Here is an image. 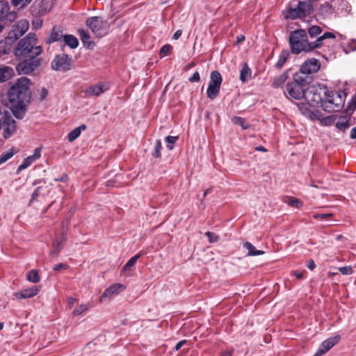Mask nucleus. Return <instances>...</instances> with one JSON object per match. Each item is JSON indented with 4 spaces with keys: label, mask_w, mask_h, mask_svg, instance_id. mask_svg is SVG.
<instances>
[{
    "label": "nucleus",
    "mask_w": 356,
    "mask_h": 356,
    "mask_svg": "<svg viewBox=\"0 0 356 356\" xmlns=\"http://www.w3.org/2000/svg\"><path fill=\"white\" fill-rule=\"evenodd\" d=\"M335 35L331 32H325L318 36L314 41L309 40L306 31L298 29L291 31L289 35V44L291 52L299 54L301 52H310L323 46V40L328 38H334Z\"/></svg>",
    "instance_id": "f257e3e1"
},
{
    "label": "nucleus",
    "mask_w": 356,
    "mask_h": 356,
    "mask_svg": "<svg viewBox=\"0 0 356 356\" xmlns=\"http://www.w3.org/2000/svg\"><path fill=\"white\" fill-rule=\"evenodd\" d=\"M29 83L28 78L21 77L8 91L10 102L13 104V115L18 119L24 117L26 104L30 101Z\"/></svg>",
    "instance_id": "f03ea898"
},
{
    "label": "nucleus",
    "mask_w": 356,
    "mask_h": 356,
    "mask_svg": "<svg viewBox=\"0 0 356 356\" xmlns=\"http://www.w3.org/2000/svg\"><path fill=\"white\" fill-rule=\"evenodd\" d=\"M42 52V48L38 45V37L34 33H29L21 39L14 53L18 59L35 58Z\"/></svg>",
    "instance_id": "7ed1b4c3"
},
{
    "label": "nucleus",
    "mask_w": 356,
    "mask_h": 356,
    "mask_svg": "<svg viewBox=\"0 0 356 356\" xmlns=\"http://www.w3.org/2000/svg\"><path fill=\"white\" fill-rule=\"evenodd\" d=\"M323 101L322 109L327 113L340 111L344 106L347 94L344 91L329 90L326 86H323Z\"/></svg>",
    "instance_id": "20e7f679"
},
{
    "label": "nucleus",
    "mask_w": 356,
    "mask_h": 356,
    "mask_svg": "<svg viewBox=\"0 0 356 356\" xmlns=\"http://www.w3.org/2000/svg\"><path fill=\"white\" fill-rule=\"evenodd\" d=\"M312 10L313 5L311 2L299 1L294 6L290 3L287 8L282 11V14L286 19L294 20L310 15Z\"/></svg>",
    "instance_id": "39448f33"
},
{
    "label": "nucleus",
    "mask_w": 356,
    "mask_h": 356,
    "mask_svg": "<svg viewBox=\"0 0 356 356\" xmlns=\"http://www.w3.org/2000/svg\"><path fill=\"white\" fill-rule=\"evenodd\" d=\"M86 24L92 32L98 38L105 36L109 31V24L102 17L95 16L87 19Z\"/></svg>",
    "instance_id": "423d86ee"
},
{
    "label": "nucleus",
    "mask_w": 356,
    "mask_h": 356,
    "mask_svg": "<svg viewBox=\"0 0 356 356\" xmlns=\"http://www.w3.org/2000/svg\"><path fill=\"white\" fill-rule=\"evenodd\" d=\"M222 81V76L218 71L211 72L207 91L208 98L213 99L218 96L220 92Z\"/></svg>",
    "instance_id": "0eeeda50"
},
{
    "label": "nucleus",
    "mask_w": 356,
    "mask_h": 356,
    "mask_svg": "<svg viewBox=\"0 0 356 356\" xmlns=\"http://www.w3.org/2000/svg\"><path fill=\"white\" fill-rule=\"evenodd\" d=\"M0 127L2 136L5 139L10 138L17 131L16 121L7 112L4 113V117L2 120H0Z\"/></svg>",
    "instance_id": "6e6552de"
},
{
    "label": "nucleus",
    "mask_w": 356,
    "mask_h": 356,
    "mask_svg": "<svg viewBox=\"0 0 356 356\" xmlns=\"http://www.w3.org/2000/svg\"><path fill=\"white\" fill-rule=\"evenodd\" d=\"M319 88L316 86H312L307 88L304 98L307 100V103L312 107L322 108V103L323 101V96L321 95Z\"/></svg>",
    "instance_id": "1a4fd4ad"
},
{
    "label": "nucleus",
    "mask_w": 356,
    "mask_h": 356,
    "mask_svg": "<svg viewBox=\"0 0 356 356\" xmlns=\"http://www.w3.org/2000/svg\"><path fill=\"white\" fill-rule=\"evenodd\" d=\"M19 60L21 62L17 65L16 69L20 74H29L40 65V60L38 58Z\"/></svg>",
    "instance_id": "9d476101"
},
{
    "label": "nucleus",
    "mask_w": 356,
    "mask_h": 356,
    "mask_svg": "<svg viewBox=\"0 0 356 356\" xmlns=\"http://www.w3.org/2000/svg\"><path fill=\"white\" fill-rule=\"evenodd\" d=\"M29 28V22L27 19H21L13 25L8 36L15 42L28 31Z\"/></svg>",
    "instance_id": "9b49d317"
},
{
    "label": "nucleus",
    "mask_w": 356,
    "mask_h": 356,
    "mask_svg": "<svg viewBox=\"0 0 356 356\" xmlns=\"http://www.w3.org/2000/svg\"><path fill=\"white\" fill-rule=\"evenodd\" d=\"M71 58L65 54L57 55L51 62V67L56 71H67L71 68Z\"/></svg>",
    "instance_id": "f8f14e48"
},
{
    "label": "nucleus",
    "mask_w": 356,
    "mask_h": 356,
    "mask_svg": "<svg viewBox=\"0 0 356 356\" xmlns=\"http://www.w3.org/2000/svg\"><path fill=\"white\" fill-rule=\"evenodd\" d=\"M306 91L304 86L294 81L288 83L286 85V95L295 99L304 98Z\"/></svg>",
    "instance_id": "ddd939ff"
},
{
    "label": "nucleus",
    "mask_w": 356,
    "mask_h": 356,
    "mask_svg": "<svg viewBox=\"0 0 356 356\" xmlns=\"http://www.w3.org/2000/svg\"><path fill=\"white\" fill-rule=\"evenodd\" d=\"M109 89V83L99 82L97 84L92 85L83 90L86 97L99 96L101 94Z\"/></svg>",
    "instance_id": "4468645a"
},
{
    "label": "nucleus",
    "mask_w": 356,
    "mask_h": 356,
    "mask_svg": "<svg viewBox=\"0 0 356 356\" xmlns=\"http://www.w3.org/2000/svg\"><path fill=\"white\" fill-rule=\"evenodd\" d=\"M339 336L337 335L324 340L318 346L314 356H322L330 350L339 341Z\"/></svg>",
    "instance_id": "2eb2a0df"
},
{
    "label": "nucleus",
    "mask_w": 356,
    "mask_h": 356,
    "mask_svg": "<svg viewBox=\"0 0 356 356\" xmlns=\"http://www.w3.org/2000/svg\"><path fill=\"white\" fill-rule=\"evenodd\" d=\"M321 67L320 62L316 58H311L305 60L300 66V70L305 74L312 76V74L316 72Z\"/></svg>",
    "instance_id": "dca6fc26"
},
{
    "label": "nucleus",
    "mask_w": 356,
    "mask_h": 356,
    "mask_svg": "<svg viewBox=\"0 0 356 356\" xmlns=\"http://www.w3.org/2000/svg\"><path fill=\"white\" fill-rule=\"evenodd\" d=\"M31 14L33 17H40L48 12L45 0H36L31 6Z\"/></svg>",
    "instance_id": "f3484780"
},
{
    "label": "nucleus",
    "mask_w": 356,
    "mask_h": 356,
    "mask_svg": "<svg viewBox=\"0 0 356 356\" xmlns=\"http://www.w3.org/2000/svg\"><path fill=\"white\" fill-rule=\"evenodd\" d=\"M66 241L65 234L62 233L57 236L52 243V247L50 250V254L52 257H56L63 249L64 243Z\"/></svg>",
    "instance_id": "a211bd4d"
},
{
    "label": "nucleus",
    "mask_w": 356,
    "mask_h": 356,
    "mask_svg": "<svg viewBox=\"0 0 356 356\" xmlns=\"http://www.w3.org/2000/svg\"><path fill=\"white\" fill-rule=\"evenodd\" d=\"M124 289L125 286L124 284L120 283L113 284L104 291L102 296H101V301H102L103 299L106 298H113V296L118 295Z\"/></svg>",
    "instance_id": "6ab92c4d"
},
{
    "label": "nucleus",
    "mask_w": 356,
    "mask_h": 356,
    "mask_svg": "<svg viewBox=\"0 0 356 356\" xmlns=\"http://www.w3.org/2000/svg\"><path fill=\"white\" fill-rule=\"evenodd\" d=\"M293 81L304 87L309 85L312 81V76L305 74L301 70L296 72L293 76Z\"/></svg>",
    "instance_id": "aec40b11"
},
{
    "label": "nucleus",
    "mask_w": 356,
    "mask_h": 356,
    "mask_svg": "<svg viewBox=\"0 0 356 356\" xmlns=\"http://www.w3.org/2000/svg\"><path fill=\"white\" fill-rule=\"evenodd\" d=\"M40 291L38 286H33L29 289H24L19 292H15L14 296L17 299H26L34 297Z\"/></svg>",
    "instance_id": "412c9836"
},
{
    "label": "nucleus",
    "mask_w": 356,
    "mask_h": 356,
    "mask_svg": "<svg viewBox=\"0 0 356 356\" xmlns=\"http://www.w3.org/2000/svg\"><path fill=\"white\" fill-rule=\"evenodd\" d=\"M63 31L57 29L56 26L53 27L49 36L46 40V43L51 44L55 42L60 41L64 38Z\"/></svg>",
    "instance_id": "4be33fe9"
},
{
    "label": "nucleus",
    "mask_w": 356,
    "mask_h": 356,
    "mask_svg": "<svg viewBox=\"0 0 356 356\" xmlns=\"http://www.w3.org/2000/svg\"><path fill=\"white\" fill-rule=\"evenodd\" d=\"M15 41H13L8 36L5 38L4 40H0V56L8 54L13 50V44Z\"/></svg>",
    "instance_id": "5701e85b"
},
{
    "label": "nucleus",
    "mask_w": 356,
    "mask_h": 356,
    "mask_svg": "<svg viewBox=\"0 0 356 356\" xmlns=\"http://www.w3.org/2000/svg\"><path fill=\"white\" fill-rule=\"evenodd\" d=\"M14 75V70L8 66L0 67V82L8 81Z\"/></svg>",
    "instance_id": "b1692460"
},
{
    "label": "nucleus",
    "mask_w": 356,
    "mask_h": 356,
    "mask_svg": "<svg viewBox=\"0 0 356 356\" xmlns=\"http://www.w3.org/2000/svg\"><path fill=\"white\" fill-rule=\"evenodd\" d=\"M79 34L84 46H86L88 49H92L95 47V42L90 40V35L86 31L83 29L79 30Z\"/></svg>",
    "instance_id": "393cba45"
},
{
    "label": "nucleus",
    "mask_w": 356,
    "mask_h": 356,
    "mask_svg": "<svg viewBox=\"0 0 356 356\" xmlns=\"http://www.w3.org/2000/svg\"><path fill=\"white\" fill-rule=\"evenodd\" d=\"M350 117L348 115L340 116L337 122L336 127L340 131H345L350 127Z\"/></svg>",
    "instance_id": "a878e982"
},
{
    "label": "nucleus",
    "mask_w": 356,
    "mask_h": 356,
    "mask_svg": "<svg viewBox=\"0 0 356 356\" xmlns=\"http://www.w3.org/2000/svg\"><path fill=\"white\" fill-rule=\"evenodd\" d=\"M289 70H286L281 74L275 76L273 79L272 86L275 88L282 87L286 79L289 78Z\"/></svg>",
    "instance_id": "bb28decb"
},
{
    "label": "nucleus",
    "mask_w": 356,
    "mask_h": 356,
    "mask_svg": "<svg viewBox=\"0 0 356 356\" xmlns=\"http://www.w3.org/2000/svg\"><path fill=\"white\" fill-rule=\"evenodd\" d=\"M333 13L334 8L332 6L327 2L322 4L318 10V15L322 16L323 18L329 17L333 14Z\"/></svg>",
    "instance_id": "cd10ccee"
},
{
    "label": "nucleus",
    "mask_w": 356,
    "mask_h": 356,
    "mask_svg": "<svg viewBox=\"0 0 356 356\" xmlns=\"http://www.w3.org/2000/svg\"><path fill=\"white\" fill-rule=\"evenodd\" d=\"M243 247L248 250V256H259L264 254L263 250H257L255 247L250 242H245L243 244Z\"/></svg>",
    "instance_id": "c85d7f7f"
},
{
    "label": "nucleus",
    "mask_w": 356,
    "mask_h": 356,
    "mask_svg": "<svg viewBox=\"0 0 356 356\" xmlns=\"http://www.w3.org/2000/svg\"><path fill=\"white\" fill-rule=\"evenodd\" d=\"M86 129V125L81 124L79 127L72 130L67 135V138L70 142L75 140L81 134V131Z\"/></svg>",
    "instance_id": "c756f323"
},
{
    "label": "nucleus",
    "mask_w": 356,
    "mask_h": 356,
    "mask_svg": "<svg viewBox=\"0 0 356 356\" xmlns=\"http://www.w3.org/2000/svg\"><path fill=\"white\" fill-rule=\"evenodd\" d=\"M63 40L65 44L72 49H75L79 45L78 39L73 35H65Z\"/></svg>",
    "instance_id": "7c9ffc66"
},
{
    "label": "nucleus",
    "mask_w": 356,
    "mask_h": 356,
    "mask_svg": "<svg viewBox=\"0 0 356 356\" xmlns=\"http://www.w3.org/2000/svg\"><path fill=\"white\" fill-rule=\"evenodd\" d=\"M17 150L15 148L12 147L6 152H3L0 155V165L8 161L10 159H11L16 153Z\"/></svg>",
    "instance_id": "2f4dec72"
},
{
    "label": "nucleus",
    "mask_w": 356,
    "mask_h": 356,
    "mask_svg": "<svg viewBox=\"0 0 356 356\" xmlns=\"http://www.w3.org/2000/svg\"><path fill=\"white\" fill-rule=\"evenodd\" d=\"M251 76V70L246 63H244L240 72V80L246 82Z\"/></svg>",
    "instance_id": "473e14b6"
},
{
    "label": "nucleus",
    "mask_w": 356,
    "mask_h": 356,
    "mask_svg": "<svg viewBox=\"0 0 356 356\" xmlns=\"http://www.w3.org/2000/svg\"><path fill=\"white\" fill-rule=\"evenodd\" d=\"M288 57L289 52L287 51H282L278 57V60L275 65V67L277 69H281L286 62Z\"/></svg>",
    "instance_id": "72a5a7b5"
},
{
    "label": "nucleus",
    "mask_w": 356,
    "mask_h": 356,
    "mask_svg": "<svg viewBox=\"0 0 356 356\" xmlns=\"http://www.w3.org/2000/svg\"><path fill=\"white\" fill-rule=\"evenodd\" d=\"M141 255H142L141 253H138V254L134 255V257H132L131 258H130L128 260V261L126 263V264L124 266L123 270L124 272L130 270L131 269V268L135 266L138 259L140 257Z\"/></svg>",
    "instance_id": "f704fd0d"
},
{
    "label": "nucleus",
    "mask_w": 356,
    "mask_h": 356,
    "mask_svg": "<svg viewBox=\"0 0 356 356\" xmlns=\"http://www.w3.org/2000/svg\"><path fill=\"white\" fill-rule=\"evenodd\" d=\"M26 279L28 281L35 284L39 282L40 280L38 272L36 270L29 271L26 275Z\"/></svg>",
    "instance_id": "c9c22d12"
},
{
    "label": "nucleus",
    "mask_w": 356,
    "mask_h": 356,
    "mask_svg": "<svg viewBox=\"0 0 356 356\" xmlns=\"http://www.w3.org/2000/svg\"><path fill=\"white\" fill-rule=\"evenodd\" d=\"M35 161V159L33 156H29L26 158H25L22 163L20 164L17 168V171L20 172L27 168H29L33 162Z\"/></svg>",
    "instance_id": "e433bc0d"
},
{
    "label": "nucleus",
    "mask_w": 356,
    "mask_h": 356,
    "mask_svg": "<svg viewBox=\"0 0 356 356\" xmlns=\"http://www.w3.org/2000/svg\"><path fill=\"white\" fill-rule=\"evenodd\" d=\"M322 29L318 26H312L308 29V35L311 39H313L317 36H321Z\"/></svg>",
    "instance_id": "4c0bfd02"
},
{
    "label": "nucleus",
    "mask_w": 356,
    "mask_h": 356,
    "mask_svg": "<svg viewBox=\"0 0 356 356\" xmlns=\"http://www.w3.org/2000/svg\"><path fill=\"white\" fill-rule=\"evenodd\" d=\"M232 122L234 124L239 125L243 129L245 130L250 127V124L245 122V120L241 117H234L232 118Z\"/></svg>",
    "instance_id": "58836bf2"
},
{
    "label": "nucleus",
    "mask_w": 356,
    "mask_h": 356,
    "mask_svg": "<svg viewBox=\"0 0 356 356\" xmlns=\"http://www.w3.org/2000/svg\"><path fill=\"white\" fill-rule=\"evenodd\" d=\"M338 10H340L341 14L346 15L350 11V6L347 1L341 0V3L338 7Z\"/></svg>",
    "instance_id": "ea45409f"
},
{
    "label": "nucleus",
    "mask_w": 356,
    "mask_h": 356,
    "mask_svg": "<svg viewBox=\"0 0 356 356\" xmlns=\"http://www.w3.org/2000/svg\"><path fill=\"white\" fill-rule=\"evenodd\" d=\"M284 202L286 203L289 206L295 208H299L302 206V202L299 201L298 199L292 198L290 197H286L284 198Z\"/></svg>",
    "instance_id": "a19ab883"
},
{
    "label": "nucleus",
    "mask_w": 356,
    "mask_h": 356,
    "mask_svg": "<svg viewBox=\"0 0 356 356\" xmlns=\"http://www.w3.org/2000/svg\"><path fill=\"white\" fill-rule=\"evenodd\" d=\"M178 136H168L165 138L166 147L169 150H172L174 148L175 143L178 140Z\"/></svg>",
    "instance_id": "79ce46f5"
},
{
    "label": "nucleus",
    "mask_w": 356,
    "mask_h": 356,
    "mask_svg": "<svg viewBox=\"0 0 356 356\" xmlns=\"http://www.w3.org/2000/svg\"><path fill=\"white\" fill-rule=\"evenodd\" d=\"M162 149V144L161 140H156L154 145V150L152 152V155L154 158H159L161 156V152Z\"/></svg>",
    "instance_id": "37998d69"
},
{
    "label": "nucleus",
    "mask_w": 356,
    "mask_h": 356,
    "mask_svg": "<svg viewBox=\"0 0 356 356\" xmlns=\"http://www.w3.org/2000/svg\"><path fill=\"white\" fill-rule=\"evenodd\" d=\"M88 305L86 304H81L78 307L75 308L73 310V314L74 316H79L84 312L87 311L88 309Z\"/></svg>",
    "instance_id": "c03bdc74"
},
{
    "label": "nucleus",
    "mask_w": 356,
    "mask_h": 356,
    "mask_svg": "<svg viewBox=\"0 0 356 356\" xmlns=\"http://www.w3.org/2000/svg\"><path fill=\"white\" fill-rule=\"evenodd\" d=\"M31 24L33 29H38L42 27L43 21L40 19V17H34V19L31 22Z\"/></svg>",
    "instance_id": "a18cd8bd"
},
{
    "label": "nucleus",
    "mask_w": 356,
    "mask_h": 356,
    "mask_svg": "<svg viewBox=\"0 0 356 356\" xmlns=\"http://www.w3.org/2000/svg\"><path fill=\"white\" fill-rule=\"evenodd\" d=\"M44 191L45 188H44L42 186H38V188H36V189L32 194L31 200H33L41 195H44L45 194Z\"/></svg>",
    "instance_id": "49530a36"
},
{
    "label": "nucleus",
    "mask_w": 356,
    "mask_h": 356,
    "mask_svg": "<svg viewBox=\"0 0 356 356\" xmlns=\"http://www.w3.org/2000/svg\"><path fill=\"white\" fill-rule=\"evenodd\" d=\"M356 109V92L352 97L351 99L348 102V111H355Z\"/></svg>",
    "instance_id": "de8ad7c7"
},
{
    "label": "nucleus",
    "mask_w": 356,
    "mask_h": 356,
    "mask_svg": "<svg viewBox=\"0 0 356 356\" xmlns=\"http://www.w3.org/2000/svg\"><path fill=\"white\" fill-rule=\"evenodd\" d=\"M346 54H348L350 51H353L356 50V41L353 40L350 42L347 46L343 49Z\"/></svg>",
    "instance_id": "09e8293b"
},
{
    "label": "nucleus",
    "mask_w": 356,
    "mask_h": 356,
    "mask_svg": "<svg viewBox=\"0 0 356 356\" xmlns=\"http://www.w3.org/2000/svg\"><path fill=\"white\" fill-rule=\"evenodd\" d=\"M205 236L208 238L209 242L211 243H216L219 240V236L211 232H207L205 233Z\"/></svg>",
    "instance_id": "8fccbe9b"
},
{
    "label": "nucleus",
    "mask_w": 356,
    "mask_h": 356,
    "mask_svg": "<svg viewBox=\"0 0 356 356\" xmlns=\"http://www.w3.org/2000/svg\"><path fill=\"white\" fill-rule=\"evenodd\" d=\"M339 270L342 275H351L353 272L352 267L350 266L340 267Z\"/></svg>",
    "instance_id": "3c124183"
},
{
    "label": "nucleus",
    "mask_w": 356,
    "mask_h": 356,
    "mask_svg": "<svg viewBox=\"0 0 356 356\" xmlns=\"http://www.w3.org/2000/svg\"><path fill=\"white\" fill-rule=\"evenodd\" d=\"M172 49V46L170 45V44H165L163 45L161 49H160V55L161 56V57H164L166 56V54H168V52Z\"/></svg>",
    "instance_id": "603ef678"
},
{
    "label": "nucleus",
    "mask_w": 356,
    "mask_h": 356,
    "mask_svg": "<svg viewBox=\"0 0 356 356\" xmlns=\"http://www.w3.org/2000/svg\"><path fill=\"white\" fill-rule=\"evenodd\" d=\"M332 216H333V213H318V214L314 215L313 218H315V219L321 218L322 220H326L328 218H331Z\"/></svg>",
    "instance_id": "864d4df0"
},
{
    "label": "nucleus",
    "mask_w": 356,
    "mask_h": 356,
    "mask_svg": "<svg viewBox=\"0 0 356 356\" xmlns=\"http://www.w3.org/2000/svg\"><path fill=\"white\" fill-rule=\"evenodd\" d=\"M200 79V74L198 72H195L193 73V74L192 75V76H191L189 79H188V81L191 83L193 82H198Z\"/></svg>",
    "instance_id": "5fc2aeb1"
},
{
    "label": "nucleus",
    "mask_w": 356,
    "mask_h": 356,
    "mask_svg": "<svg viewBox=\"0 0 356 356\" xmlns=\"http://www.w3.org/2000/svg\"><path fill=\"white\" fill-rule=\"evenodd\" d=\"M35 159V161L41 156V147H37L34 149L33 155H31Z\"/></svg>",
    "instance_id": "6e6d98bb"
},
{
    "label": "nucleus",
    "mask_w": 356,
    "mask_h": 356,
    "mask_svg": "<svg viewBox=\"0 0 356 356\" xmlns=\"http://www.w3.org/2000/svg\"><path fill=\"white\" fill-rule=\"evenodd\" d=\"M47 95H48L47 90L44 88H42L40 91V99L41 101L44 100L47 97Z\"/></svg>",
    "instance_id": "4d7b16f0"
},
{
    "label": "nucleus",
    "mask_w": 356,
    "mask_h": 356,
    "mask_svg": "<svg viewBox=\"0 0 356 356\" xmlns=\"http://www.w3.org/2000/svg\"><path fill=\"white\" fill-rule=\"evenodd\" d=\"M67 268H68V266L67 264H58L54 266V270H60L61 269H66Z\"/></svg>",
    "instance_id": "13d9d810"
},
{
    "label": "nucleus",
    "mask_w": 356,
    "mask_h": 356,
    "mask_svg": "<svg viewBox=\"0 0 356 356\" xmlns=\"http://www.w3.org/2000/svg\"><path fill=\"white\" fill-rule=\"evenodd\" d=\"M186 342V340L179 341L175 346V350H179Z\"/></svg>",
    "instance_id": "bf43d9fd"
},
{
    "label": "nucleus",
    "mask_w": 356,
    "mask_h": 356,
    "mask_svg": "<svg viewBox=\"0 0 356 356\" xmlns=\"http://www.w3.org/2000/svg\"><path fill=\"white\" fill-rule=\"evenodd\" d=\"M307 266L309 270H313L316 268V264H315L314 260H312V259L309 260L308 261Z\"/></svg>",
    "instance_id": "052dcab7"
},
{
    "label": "nucleus",
    "mask_w": 356,
    "mask_h": 356,
    "mask_svg": "<svg viewBox=\"0 0 356 356\" xmlns=\"http://www.w3.org/2000/svg\"><path fill=\"white\" fill-rule=\"evenodd\" d=\"M76 302V299L70 297L67 299V304L70 308H71Z\"/></svg>",
    "instance_id": "680f3d73"
},
{
    "label": "nucleus",
    "mask_w": 356,
    "mask_h": 356,
    "mask_svg": "<svg viewBox=\"0 0 356 356\" xmlns=\"http://www.w3.org/2000/svg\"><path fill=\"white\" fill-rule=\"evenodd\" d=\"M12 4L15 6H22L25 2V0H11Z\"/></svg>",
    "instance_id": "e2e57ef3"
},
{
    "label": "nucleus",
    "mask_w": 356,
    "mask_h": 356,
    "mask_svg": "<svg viewBox=\"0 0 356 356\" xmlns=\"http://www.w3.org/2000/svg\"><path fill=\"white\" fill-rule=\"evenodd\" d=\"M181 34H182V31L181 30H177L174 33V35L172 36V38L174 40H178L181 37Z\"/></svg>",
    "instance_id": "0e129e2a"
},
{
    "label": "nucleus",
    "mask_w": 356,
    "mask_h": 356,
    "mask_svg": "<svg viewBox=\"0 0 356 356\" xmlns=\"http://www.w3.org/2000/svg\"><path fill=\"white\" fill-rule=\"evenodd\" d=\"M294 275L298 280H302L303 278V273L302 272L296 271L294 272Z\"/></svg>",
    "instance_id": "69168bd1"
},
{
    "label": "nucleus",
    "mask_w": 356,
    "mask_h": 356,
    "mask_svg": "<svg viewBox=\"0 0 356 356\" xmlns=\"http://www.w3.org/2000/svg\"><path fill=\"white\" fill-rule=\"evenodd\" d=\"M232 350H225L222 351L221 353V356H232Z\"/></svg>",
    "instance_id": "338daca9"
},
{
    "label": "nucleus",
    "mask_w": 356,
    "mask_h": 356,
    "mask_svg": "<svg viewBox=\"0 0 356 356\" xmlns=\"http://www.w3.org/2000/svg\"><path fill=\"white\" fill-rule=\"evenodd\" d=\"M350 138H356V127H353L350 131Z\"/></svg>",
    "instance_id": "774afa93"
}]
</instances>
